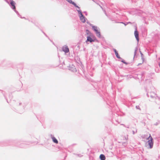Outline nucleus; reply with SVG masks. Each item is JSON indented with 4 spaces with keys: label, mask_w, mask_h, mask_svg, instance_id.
I'll list each match as a JSON object with an SVG mask.
<instances>
[{
    "label": "nucleus",
    "mask_w": 160,
    "mask_h": 160,
    "mask_svg": "<svg viewBox=\"0 0 160 160\" xmlns=\"http://www.w3.org/2000/svg\"><path fill=\"white\" fill-rule=\"evenodd\" d=\"M14 105L17 110L20 111L22 113L23 112L25 106L22 101L18 100L15 101Z\"/></svg>",
    "instance_id": "f257e3e1"
},
{
    "label": "nucleus",
    "mask_w": 160,
    "mask_h": 160,
    "mask_svg": "<svg viewBox=\"0 0 160 160\" xmlns=\"http://www.w3.org/2000/svg\"><path fill=\"white\" fill-rule=\"evenodd\" d=\"M0 66L3 67L5 69L9 68H12L13 65L12 63L10 61L6 59L0 60Z\"/></svg>",
    "instance_id": "f03ea898"
},
{
    "label": "nucleus",
    "mask_w": 160,
    "mask_h": 160,
    "mask_svg": "<svg viewBox=\"0 0 160 160\" xmlns=\"http://www.w3.org/2000/svg\"><path fill=\"white\" fill-rule=\"evenodd\" d=\"M16 140H7L0 142V146L2 147L7 146L9 145H12L13 144H15V142Z\"/></svg>",
    "instance_id": "7ed1b4c3"
},
{
    "label": "nucleus",
    "mask_w": 160,
    "mask_h": 160,
    "mask_svg": "<svg viewBox=\"0 0 160 160\" xmlns=\"http://www.w3.org/2000/svg\"><path fill=\"white\" fill-rule=\"evenodd\" d=\"M15 146L20 148H26L28 143L26 141H22L21 140H16Z\"/></svg>",
    "instance_id": "20e7f679"
},
{
    "label": "nucleus",
    "mask_w": 160,
    "mask_h": 160,
    "mask_svg": "<svg viewBox=\"0 0 160 160\" xmlns=\"http://www.w3.org/2000/svg\"><path fill=\"white\" fill-rule=\"evenodd\" d=\"M77 11L78 13L80 20L82 23H85L86 22V20H87V18L83 14L81 10L77 9Z\"/></svg>",
    "instance_id": "39448f33"
},
{
    "label": "nucleus",
    "mask_w": 160,
    "mask_h": 160,
    "mask_svg": "<svg viewBox=\"0 0 160 160\" xmlns=\"http://www.w3.org/2000/svg\"><path fill=\"white\" fill-rule=\"evenodd\" d=\"M92 29L95 32L98 38H100L101 35L99 28H98L96 26H93Z\"/></svg>",
    "instance_id": "423d86ee"
},
{
    "label": "nucleus",
    "mask_w": 160,
    "mask_h": 160,
    "mask_svg": "<svg viewBox=\"0 0 160 160\" xmlns=\"http://www.w3.org/2000/svg\"><path fill=\"white\" fill-rule=\"evenodd\" d=\"M68 68L70 70L74 72H76L77 71V70L75 66L72 64H69V65H67V66Z\"/></svg>",
    "instance_id": "0eeeda50"
},
{
    "label": "nucleus",
    "mask_w": 160,
    "mask_h": 160,
    "mask_svg": "<svg viewBox=\"0 0 160 160\" xmlns=\"http://www.w3.org/2000/svg\"><path fill=\"white\" fill-rule=\"evenodd\" d=\"M87 40L86 41V42L87 43L88 42H95V41H97V40L95 37H94L93 38H92L90 35L87 36Z\"/></svg>",
    "instance_id": "6e6552de"
},
{
    "label": "nucleus",
    "mask_w": 160,
    "mask_h": 160,
    "mask_svg": "<svg viewBox=\"0 0 160 160\" xmlns=\"http://www.w3.org/2000/svg\"><path fill=\"white\" fill-rule=\"evenodd\" d=\"M148 145L149 147L148 148L151 149L152 148L153 145V138H152L151 139L148 140L147 142Z\"/></svg>",
    "instance_id": "1a4fd4ad"
},
{
    "label": "nucleus",
    "mask_w": 160,
    "mask_h": 160,
    "mask_svg": "<svg viewBox=\"0 0 160 160\" xmlns=\"http://www.w3.org/2000/svg\"><path fill=\"white\" fill-rule=\"evenodd\" d=\"M145 74V72H142L140 73L136 74L135 75H137L138 77H139V78H140L141 79V80H143L144 78Z\"/></svg>",
    "instance_id": "9d476101"
},
{
    "label": "nucleus",
    "mask_w": 160,
    "mask_h": 160,
    "mask_svg": "<svg viewBox=\"0 0 160 160\" xmlns=\"http://www.w3.org/2000/svg\"><path fill=\"white\" fill-rule=\"evenodd\" d=\"M121 137L122 138V139L123 140H126V142H122V144L123 146H126V145H127V144H128V142H127V140H128V135H127L126 136H122Z\"/></svg>",
    "instance_id": "9b49d317"
},
{
    "label": "nucleus",
    "mask_w": 160,
    "mask_h": 160,
    "mask_svg": "<svg viewBox=\"0 0 160 160\" xmlns=\"http://www.w3.org/2000/svg\"><path fill=\"white\" fill-rule=\"evenodd\" d=\"M67 2L70 4L73 5L75 7L77 8L78 9V10H81L80 9V7L78 6L77 4L71 0H66Z\"/></svg>",
    "instance_id": "f8f14e48"
},
{
    "label": "nucleus",
    "mask_w": 160,
    "mask_h": 160,
    "mask_svg": "<svg viewBox=\"0 0 160 160\" xmlns=\"http://www.w3.org/2000/svg\"><path fill=\"white\" fill-rule=\"evenodd\" d=\"M16 2L14 1H12L9 2L8 4L12 10H15L16 9Z\"/></svg>",
    "instance_id": "ddd939ff"
},
{
    "label": "nucleus",
    "mask_w": 160,
    "mask_h": 160,
    "mask_svg": "<svg viewBox=\"0 0 160 160\" xmlns=\"http://www.w3.org/2000/svg\"><path fill=\"white\" fill-rule=\"evenodd\" d=\"M62 50L65 53H67L69 52V49L67 45H64L62 47Z\"/></svg>",
    "instance_id": "4468645a"
},
{
    "label": "nucleus",
    "mask_w": 160,
    "mask_h": 160,
    "mask_svg": "<svg viewBox=\"0 0 160 160\" xmlns=\"http://www.w3.org/2000/svg\"><path fill=\"white\" fill-rule=\"evenodd\" d=\"M50 136H51V137L52 138V141L53 142H54L56 144H58V140L55 138V137H54L51 134Z\"/></svg>",
    "instance_id": "2eb2a0df"
},
{
    "label": "nucleus",
    "mask_w": 160,
    "mask_h": 160,
    "mask_svg": "<svg viewBox=\"0 0 160 160\" xmlns=\"http://www.w3.org/2000/svg\"><path fill=\"white\" fill-rule=\"evenodd\" d=\"M134 34L136 40L138 41L139 40L138 32L137 31L136 29L135 31H134Z\"/></svg>",
    "instance_id": "dca6fc26"
},
{
    "label": "nucleus",
    "mask_w": 160,
    "mask_h": 160,
    "mask_svg": "<svg viewBox=\"0 0 160 160\" xmlns=\"http://www.w3.org/2000/svg\"><path fill=\"white\" fill-rule=\"evenodd\" d=\"M99 158L101 160H105L106 159L105 156L103 154H101L100 155Z\"/></svg>",
    "instance_id": "f3484780"
},
{
    "label": "nucleus",
    "mask_w": 160,
    "mask_h": 160,
    "mask_svg": "<svg viewBox=\"0 0 160 160\" xmlns=\"http://www.w3.org/2000/svg\"><path fill=\"white\" fill-rule=\"evenodd\" d=\"M140 54L141 55V58L142 60V62H143V61H144V55H143L142 53V52L140 51Z\"/></svg>",
    "instance_id": "a211bd4d"
},
{
    "label": "nucleus",
    "mask_w": 160,
    "mask_h": 160,
    "mask_svg": "<svg viewBox=\"0 0 160 160\" xmlns=\"http://www.w3.org/2000/svg\"><path fill=\"white\" fill-rule=\"evenodd\" d=\"M86 33L87 35H90L92 34L90 31L86 29Z\"/></svg>",
    "instance_id": "6ab92c4d"
},
{
    "label": "nucleus",
    "mask_w": 160,
    "mask_h": 160,
    "mask_svg": "<svg viewBox=\"0 0 160 160\" xmlns=\"http://www.w3.org/2000/svg\"><path fill=\"white\" fill-rule=\"evenodd\" d=\"M116 56V57L118 58V59H122V58H121L120 56L119 55L118 53H118H117L116 54H115Z\"/></svg>",
    "instance_id": "aec40b11"
},
{
    "label": "nucleus",
    "mask_w": 160,
    "mask_h": 160,
    "mask_svg": "<svg viewBox=\"0 0 160 160\" xmlns=\"http://www.w3.org/2000/svg\"><path fill=\"white\" fill-rule=\"evenodd\" d=\"M160 124V120H158L157 122L154 124V125L157 126Z\"/></svg>",
    "instance_id": "412c9836"
},
{
    "label": "nucleus",
    "mask_w": 160,
    "mask_h": 160,
    "mask_svg": "<svg viewBox=\"0 0 160 160\" xmlns=\"http://www.w3.org/2000/svg\"><path fill=\"white\" fill-rule=\"evenodd\" d=\"M86 22H87V23L88 24H89L90 25V26H91L92 27V28L93 26H94L91 23H90L88 21H87Z\"/></svg>",
    "instance_id": "4be33fe9"
},
{
    "label": "nucleus",
    "mask_w": 160,
    "mask_h": 160,
    "mask_svg": "<svg viewBox=\"0 0 160 160\" xmlns=\"http://www.w3.org/2000/svg\"><path fill=\"white\" fill-rule=\"evenodd\" d=\"M122 59V60L121 61L122 62V63H123L124 64H125L126 65L128 64V62H126L125 61L124 59Z\"/></svg>",
    "instance_id": "5701e85b"
},
{
    "label": "nucleus",
    "mask_w": 160,
    "mask_h": 160,
    "mask_svg": "<svg viewBox=\"0 0 160 160\" xmlns=\"http://www.w3.org/2000/svg\"><path fill=\"white\" fill-rule=\"evenodd\" d=\"M114 121L113 120L112 121V122L113 123H114L115 125H117L119 123V122H118L117 120L115 121L116 122H114Z\"/></svg>",
    "instance_id": "b1692460"
},
{
    "label": "nucleus",
    "mask_w": 160,
    "mask_h": 160,
    "mask_svg": "<svg viewBox=\"0 0 160 160\" xmlns=\"http://www.w3.org/2000/svg\"><path fill=\"white\" fill-rule=\"evenodd\" d=\"M14 12L17 13V15H18V17H20V15L19 14V12H18V11H17L16 10V9H15V10H13Z\"/></svg>",
    "instance_id": "393cba45"
},
{
    "label": "nucleus",
    "mask_w": 160,
    "mask_h": 160,
    "mask_svg": "<svg viewBox=\"0 0 160 160\" xmlns=\"http://www.w3.org/2000/svg\"><path fill=\"white\" fill-rule=\"evenodd\" d=\"M42 33L44 34V35L47 37L50 40V41H51V42H52V40H51L49 38V37H48V36L44 32H43L42 30Z\"/></svg>",
    "instance_id": "a878e982"
},
{
    "label": "nucleus",
    "mask_w": 160,
    "mask_h": 160,
    "mask_svg": "<svg viewBox=\"0 0 160 160\" xmlns=\"http://www.w3.org/2000/svg\"><path fill=\"white\" fill-rule=\"evenodd\" d=\"M133 78H134L135 79H139V77H138L137 76H133L132 77Z\"/></svg>",
    "instance_id": "bb28decb"
},
{
    "label": "nucleus",
    "mask_w": 160,
    "mask_h": 160,
    "mask_svg": "<svg viewBox=\"0 0 160 160\" xmlns=\"http://www.w3.org/2000/svg\"><path fill=\"white\" fill-rule=\"evenodd\" d=\"M152 138L151 136V134H150L149 137L148 138H147V139L148 140L149 139H151Z\"/></svg>",
    "instance_id": "cd10ccee"
},
{
    "label": "nucleus",
    "mask_w": 160,
    "mask_h": 160,
    "mask_svg": "<svg viewBox=\"0 0 160 160\" xmlns=\"http://www.w3.org/2000/svg\"><path fill=\"white\" fill-rule=\"evenodd\" d=\"M113 51L114 52H115V53L116 54L117 53H118V51H117V50L115 48H113Z\"/></svg>",
    "instance_id": "c85d7f7f"
},
{
    "label": "nucleus",
    "mask_w": 160,
    "mask_h": 160,
    "mask_svg": "<svg viewBox=\"0 0 160 160\" xmlns=\"http://www.w3.org/2000/svg\"><path fill=\"white\" fill-rule=\"evenodd\" d=\"M136 108L137 109H138L140 110V107H139V106H136Z\"/></svg>",
    "instance_id": "c756f323"
},
{
    "label": "nucleus",
    "mask_w": 160,
    "mask_h": 160,
    "mask_svg": "<svg viewBox=\"0 0 160 160\" xmlns=\"http://www.w3.org/2000/svg\"><path fill=\"white\" fill-rule=\"evenodd\" d=\"M137 48H136V49L135 50V51H134V56L136 55V52H137Z\"/></svg>",
    "instance_id": "7c9ffc66"
},
{
    "label": "nucleus",
    "mask_w": 160,
    "mask_h": 160,
    "mask_svg": "<svg viewBox=\"0 0 160 160\" xmlns=\"http://www.w3.org/2000/svg\"><path fill=\"white\" fill-rule=\"evenodd\" d=\"M129 23H131V22H126V24H125V26H126L127 25H128Z\"/></svg>",
    "instance_id": "2f4dec72"
},
{
    "label": "nucleus",
    "mask_w": 160,
    "mask_h": 160,
    "mask_svg": "<svg viewBox=\"0 0 160 160\" xmlns=\"http://www.w3.org/2000/svg\"><path fill=\"white\" fill-rule=\"evenodd\" d=\"M128 78H132V76L131 75H128Z\"/></svg>",
    "instance_id": "473e14b6"
},
{
    "label": "nucleus",
    "mask_w": 160,
    "mask_h": 160,
    "mask_svg": "<svg viewBox=\"0 0 160 160\" xmlns=\"http://www.w3.org/2000/svg\"><path fill=\"white\" fill-rule=\"evenodd\" d=\"M29 143H36V142H32V141H30L29 142Z\"/></svg>",
    "instance_id": "72a5a7b5"
},
{
    "label": "nucleus",
    "mask_w": 160,
    "mask_h": 160,
    "mask_svg": "<svg viewBox=\"0 0 160 160\" xmlns=\"http://www.w3.org/2000/svg\"><path fill=\"white\" fill-rule=\"evenodd\" d=\"M83 13H84L85 14L86 16H87L88 15V13L86 11L83 12Z\"/></svg>",
    "instance_id": "f704fd0d"
},
{
    "label": "nucleus",
    "mask_w": 160,
    "mask_h": 160,
    "mask_svg": "<svg viewBox=\"0 0 160 160\" xmlns=\"http://www.w3.org/2000/svg\"><path fill=\"white\" fill-rule=\"evenodd\" d=\"M4 97H5V98H6V100H7V102H8V103H9V101H8V99H7V98H6V97L4 95Z\"/></svg>",
    "instance_id": "c9c22d12"
},
{
    "label": "nucleus",
    "mask_w": 160,
    "mask_h": 160,
    "mask_svg": "<svg viewBox=\"0 0 160 160\" xmlns=\"http://www.w3.org/2000/svg\"><path fill=\"white\" fill-rule=\"evenodd\" d=\"M6 2H7L8 4L9 3V2L7 0H4Z\"/></svg>",
    "instance_id": "e433bc0d"
},
{
    "label": "nucleus",
    "mask_w": 160,
    "mask_h": 160,
    "mask_svg": "<svg viewBox=\"0 0 160 160\" xmlns=\"http://www.w3.org/2000/svg\"><path fill=\"white\" fill-rule=\"evenodd\" d=\"M142 63H143V62H142V63H138L137 65V66H139L140 65H141Z\"/></svg>",
    "instance_id": "4c0bfd02"
},
{
    "label": "nucleus",
    "mask_w": 160,
    "mask_h": 160,
    "mask_svg": "<svg viewBox=\"0 0 160 160\" xmlns=\"http://www.w3.org/2000/svg\"><path fill=\"white\" fill-rule=\"evenodd\" d=\"M78 156L79 157H81L82 156L81 154H78Z\"/></svg>",
    "instance_id": "58836bf2"
},
{
    "label": "nucleus",
    "mask_w": 160,
    "mask_h": 160,
    "mask_svg": "<svg viewBox=\"0 0 160 160\" xmlns=\"http://www.w3.org/2000/svg\"><path fill=\"white\" fill-rule=\"evenodd\" d=\"M119 23H122V24H124V25H125V24H126V22L124 23L123 22H120Z\"/></svg>",
    "instance_id": "ea45409f"
},
{
    "label": "nucleus",
    "mask_w": 160,
    "mask_h": 160,
    "mask_svg": "<svg viewBox=\"0 0 160 160\" xmlns=\"http://www.w3.org/2000/svg\"><path fill=\"white\" fill-rule=\"evenodd\" d=\"M63 65H66V64H65V62H62V65L63 66Z\"/></svg>",
    "instance_id": "a19ab883"
},
{
    "label": "nucleus",
    "mask_w": 160,
    "mask_h": 160,
    "mask_svg": "<svg viewBox=\"0 0 160 160\" xmlns=\"http://www.w3.org/2000/svg\"><path fill=\"white\" fill-rule=\"evenodd\" d=\"M20 18H25L24 17H22L20 15Z\"/></svg>",
    "instance_id": "79ce46f5"
},
{
    "label": "nucleus",
    "mask_w": 160,
    "mask_h": 160,
    "mask_svg": "<svg viewBox=\"0 0 160 160\" xmlns=\"http://www.w3.org/2000/svg\"><path fill=\"white\" fill-rule=\"evenodd\" d=\"M12 95L11 94V95H10V98L11 99H12Z\"/></svg>",
    "instance_id": "37998d69"
},
{
    "label": "nucleus",
    "mask_w": 160,
    "mask_h": 160,
    "mask_svg": "<svg viewBox=\"0 0 160 160\" xmlns=\"http://www.w3.org/2000/svg\"><path fill=\"white\" fill-rule=\"evenodd\" d=\"M158 65L159 67V68H160V62H159L158 63Z\"/></svg>",
    "instance_id": "c03bdc74"
},
{
    "label": "nucleus",
    "mask_w": 160,
    "mask_h": 160,
    "mask_svg": "<svg viewBox=\"0 0 160 160\" xmlns=\"http://www.w3.org/2000/svg\"><path fill=\"white\" fill-rule=\"evenodd\" d=\"M132 132L133 134H135V132L134 131H132Z\"/></svg>",
    "instance_id": "a18cd8bd"
},
{
    "label": "nucleus",
    "mask_w": 160,
    "mask_h": 160,
    "mask_svg": "<svg viewBox=\"0 0 160 160\" xmlns=\"http://www.w3.org/2000/svg\"><path fill=\"white\" fill-rule=\"evenodd\" d=\"M31 22L32 23H34V24L35 25V23L34 22H33L32 21H31Z\"/></svg>",
    "instance_id": "49530a36"
},
{
    "label": "nucleus",
    "mask_w": 160,
    "mask_h": 160,
    "mask_svg": "<svg viewBox=\"0 0 160 160\" xmlns=\"http://www.w3.org/2000/svg\"><path fill=\"white\" fill-rule=\"evenodd\" d=\"M12 1H13V0H10V2H12Z\"/></svg>",
    "instance_id": "de8ad7c7"
},
{
    "label": "nucleus",
    "mask_w": 160,
    "mask_h": 160,
    "mask_svg": "<svg viewBox=\"0 0 160 160\" xmlns=\"http://www.w3.org/2000/svg\"><path fill=\"white\" fill-rule=\"evenodd\" d=\"M121 125H123V126H125V125H124V124H121Z\"/></svg>",
    "instance_id": "09e8293b"
},
{
    "label": "nucleus",
    "mask_w": 160,
    "mask_h": 160,
    "mask_svg": "<svg viewBox=\"0 0 160 160\" xmlns=\"http://www.w3.org/2000/svg\"><path fill=\"white\" fill-rule=\"evenodd\" d=\"M125 127L127 128H129L128 127Z\"/></svg>",
    "instance_id": "8fccbe9b"
},
{
    "label": "nucleus",
    "mask_w": 160,
    "mask_h": 160,
    "mask_svg": "<svg viewBox=\"0 0 160 160\" xmlns=\"http://www.w3.org/2000/svg\"><path fill=\"white\" fill-rule=\"evenodd\" d=\"M25 19H26V20H28V19L26 18H25Z\"/></svg>",
    "instance_id": "3c124183"
},
{
    "label": "nucleus",
    "mask_w": 160,
    "mask_h": 160,
    "mask_svg": "<svg viewBox=\"0 0 160 160\" xmlns=\"http://www.w3.org/2000/svg\"><path fill=\"white\" fill-rule=\"evenodd\" d=\"M28 20L29 21L31 22V21L29 20L28 19Z\"/></svg>",
    "instance_id": "603ef678"
},
{
    "label": "nucleus",
    "mask_w": 160,
    "mask_h": 160,
    "mask_svg": "<svg viewBox=\"0 0 160 160\" xmlns=\"http://www.w3.org/2000/svg\"><path fill=\"white\" fill-rule=\"evenodd\" d=\"M79 45L78 46V48H79Z\"/></svg>",
    "instance_id": "864d4df0"
},
{
    "label": "nucleus",
    "mask_w": 160,
    "mask_h": 160,
    "mask_svg": "<svg viewBox=\"0 0 160 160\" xmlns=\"http://www.w3.org/2000/svg\"><path fill=\"white\" fill-rule=\"evenodd\" d=\"M105 14L106 15H107V14L105 12Z\"/></svg>",
    "instance_id": "5fc2aeb1"
},
{
    "label": "nucleus",
    "mask_w": 160,
    "mask_h": 160,
    "mask_svg": "<svg viewBox=\"0 0 160 160\" xmlns=\"http://www.w3.org/2000/svg\"><path fill=\"white\" fill-rule=\"evenodd\" d=\"M146 92H148L147 91H146Z\"/></svg>",
    "instance_id": "6e6d98bb"
},
{
    "label": "nucleus",
    "mask_w": 160,
    "mask_h": 160,
    "mask_svg": "<svg viewBox=\"0 0 160 160\" xmlns=\"http://www.w3.org/2000/svg\"><path fill=\"white\" fill-rule=\"evenodd\" d=\"M146 92H148L147 91H146Z\"/></svg>",
    "instance_id": "4d7b16f0"
}]
</instances>
